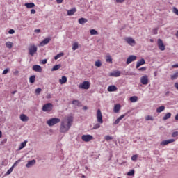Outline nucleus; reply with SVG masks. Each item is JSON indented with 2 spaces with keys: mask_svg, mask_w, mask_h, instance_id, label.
I'll list each match as a JSON object with an SVG mask.
<instances>
[{
  "mask_svg": "<svg viewBox=\"0 0 178 178\" xmlns=\"http://www.w3.org/2000/svg\"><path fill=\"white\" fill-rule=\"evenodd\" d=\"M73 123V117H67L66 120L61 121L60 127V133H67L70 130Z\"/></svg>",
  "mask_w": 178,
  "mask_h": 178,
  "instance_id": "f257e3e1",
  "label": "nucleus"
},
{
  "mask_svg": "<svg viewBox=\"0 0 178 178\" xmlns=\"http://www.w3.org/2000/svg\"><path fill=\"white\" fill-rule=\"evenodd\" d=\"M48 126H55V124H58V123H60V120L58 118H53L47 120V122Z\"/></svg>",
  "mask_w": 178,
  "mask_h": 178,
  "instance_id": "f03ea898",
  "label": "nucleus"
},
{
  "mask_svg": "<svg viewBox=\"0 0 178 178\" xmlns=\"http://www.w3.org/2000/svg\"><path fill=\"white\" fill-rule=\"evenodd\" d=\"M52 108H54L52 103H47L42 106V111L43 112H51Z\"/></svg>",
  "mask_w": 178,
  "mask_h": 178,
  "instance_id": "7ed1b4c3",
  "label": "nucleus"
},
{
  "mask_svg": "<svg viewBox=\"0 0 178 178\" xmlns=\"http://www.w3.org/2000/svg\"><path fill=\"white\" fill-rule=\"evenodd\" d=\"M90 83L88 81H85L82 83H80L79 86V88H82V90H88L90 88Z\"/></svg>",
  "mask_w": 178,
  "mask_h": 178,
  "instance_id": "20e7f679",
  "label": "nucleus"
},
{
  "mask_svg": "<svg viewBox=\"0 0 178 178\" xmlns=\"http://www.w3.org/2000/svg\"><path fill=\"white\" fill-rule=\"evenodd\" d=\"M97 119L98 123L102 124L104 123V120H102V113L101 112L100 109H98L97 111Z\"/></svg>",
  "mask_w": 178,
  "mask_h": 178,
  "instance_id": "39448f33",
  "label": "nucleus"
},
{
  "mask_svg": "<svg viewBox=\"0 0 178 178\" xmlns=\"http://www.w3.org/2000/svg\"><path fill=\"white\" fill-rule=\"evenodd\" d=\"M81 140L85 141V143H88L89 141H91V140H94V136L91 135H83Z\"/></svg>",
  "mask_w": 178,
  "mask_h": 178,
  "instance_id": "423d86ee",
  "label": "nucleus"
},
{
  "mask_svg": "<svg viewBox=\"0 0 178 178\" xmlns=\"http://www.w3.org/2000/svg\"><path fill=\"white\" fill-rule=\"evenodd\" d=\"M136 59H137V56L131 55L127 58L126 63L127 65H130L131 62H134V60H136Z\"/></svg>",
  "mask_w": 178,
  "mask_h": 178,
  "instance_id": "0eeeda50",
  "label": "nucleus"
},
{
  "mask_svg": "<svg viewBox=\"0 0 178 178\" xmlns=\"http://www.w3.org/2000/svg\"><path fill=\"white\" fill-rule=\"evenodd\" d=\"M29 55H31V56H33L34 55V54H35V52H37L36 46L35 45L31 46L29 48Z\"/></svg>",
  "mask_w": 178,
  "mask_h": 178,
  "instance_id": "6e6552de",
  "label": "nucleus"
},
{
  "mask_svg": "<svg viewBox=\"0 0 178 178\" xmlns=\"http://www.w3.org/2000/svg\"><path fill=\"white\" fill-rule=\"evenodd\" d=\"M140 83L143 86H147L148 84V76L145 75L140 78Z\"/></svg>",
  "mask_w": 178,
  "mask_h": 178,
  "instance_id": "1a4fd4ad",
  "label": "nucleus"
},
{
  "mask_svg": "<svg viewBox=\"0 0 178 178\" xmlns=\"http://www.w3.org/2000/svg\"><path fill=\"white\" fill-rule=\"evenodd\" d=\"M143 65H145V60L144 58H141L137 61L136 66V69H138V67H140V66H143Z\"/></svg>",
  "mask_w": 178,
  "mask_h": 178,
  "instance_id": "9d476101",
  "label": "nucleus"
},
{
  "mask_svg": "<svg viewBox=\"0 0 178 178\" xmlns=\"http://www.w3.org/2000/svg\"><path fill=\"white\" fill-rule=\"evenodd\" d=\"M35 159L29 161L28 163L26 164V168H32L36 163Z\"/></svg>",
  "mask_w": 178,
  "mask_h": 178,
  "instance_id": "9b49d317",
  "label": "nucleus"
},
{
  "mask_svg": "<svg viewBox=\"0 0 178 178\" xmlns=\"http://www.w3.org/2000/svg\"><path fill=\"white\" fill-rule=\"evenodd\" d=\"M32 69L34 72H38V73H41V72H42V68L38 65H33Z\"/></svg>",
  "mask_w": 178,
  "mask_h": 178,
  "instance_id": "f8f14e48",
  "label": "nucleus"
},
{
  "mask_svg": "<svg viewBox=\"0 0 178 178\" xmlns=\"http://www.w3.org/2000/svg\"><path fill=\"white\" fill-rule=\"evenodd\" d=\"M107 90L109 92H113L115 91H118V87L115 85H111L108 87Z\"/></svg>",
  "mask_w": 178,
  "mask_h": 178,
  "instance_id": "ddd939ff",
  "label": "nucleus"
},
{
  "mask_svg": "<svg viewBox=\"0 0 178 178\" xmlns=\"http://www.w3.org/2000/svg\"><path fill=\"white\" fill-rule=\"evenodd\" d=\"M127 115V113L120 115L118 118L116 119V120L114 122L113 124H119V123L120 122L122 119H123V118H125V116Z\"/></svg>",
  "mask_w": 178,
  "mask_h": 178,
  "instance_id": "4468645a",
  "label": "nucleus"
},
{
  "mask_svg": "<svg viewBox=\"0 0 178 178\" xmlns=\"http://www.w3.org/2000/svg\"><path fill=\"white\" fill-rule=\"evenodd\" d=\"M125 41L129 44V45H131V44H136V40L133 39L132 38H126Z\"/></svg>",
  "mask_w": 178,
  "mask_h": 178,
  "instance_id": "2eb2a0df",
  "label": "nucleus"
},
{
  "mask_svg": "<svg viewBox=\"0 0 178 178\" xmlns=\"http://www.w3.org/2000/svg\"><path fill=\"white\" fill-rule=\"evenodd\" d=\"M109 76L111 77H120V71H115V72H111Z\"/></svg>",
  "mask_w": 178,
  "mask_h": 178,
  "instance_id": "dca6fc26",
  "label": "nucleus"
},
{
  "mask_svg": "<svg viewBox=\"0 0 178 178\" xmlns=\"http://www.w3.org/2000/svg\"><path fill=\"white\" fill-rule=\"evenodd\" d=\"M51 38H46L40 43V45H47V44L49 43V41H51Z\"/></svg>",
  "mask_w": 178,
  "mask_h": 178,
  "instance_id": "f3484780",
  "label": "nucleus"
},
{
  "mask_svg": "<svg viewBox=\"0 0 178 178\" xmlns=\"http://www.w3.org/2000/svg\"><path fill=\"white\" fill-rule=\"evenodd\" d=\"M76 11H77V10L76 9V8H73L67 10V15L73 16V15H74V13H76Z\"/></svg>",
  "mask_w": 178,
  "mask_h": 178,
  "instance_id": "a211bd4d",
  "label": "nucleus"
},
{
  "mask_svg": "<svg viewBox=\"0 0 178 178\" xmlns=\"http://www.w3.org/2000/svg\"><path fill=\"white\" fill-rule=\"evenodd\" d=\"M87 22H88V19L84 17H81L78 19V23H79V24H86Z\"/></svg>",
  "mask_w": 178,
  "mask_h": 178,
  "instance_id": "6ab92c4d",
  "label": "nucleus"
},
{
  "mask_svg": "<svg viewBox=\"0 0 178 178\" xmlns=\"http://www.w3.org/2000/svg\"><path fill=\"white\" fill-rule=\"evenodd\" d=\"M60 84H66L67 83V77L63 76L60 79H59Z\"/></svg>",
  "mask_w": 178,
  "mask_h": 178,
  "instance_id": "aec40b11",
  "label": "nucleus"
},
{
  "mask_svg": "<svg viewBox=\"0 0 178 178\" xmlns=\"http://www.w3.org/2000/svg\"><path fill=\"white\" fill-rule=\"evenodd\" d=\"M20 120L22 122H28L29 121V117L26 115L25 114H22L20 115Z\"/></svg>",
  "mask_w": 178,
  "mask_h": 178,
  "instance_id": "412c9836",
  "label": "nucleus"
},
{
  "mask_svg": "<svg viewBox=\"0 0 178 178\" xmlns=\"http://www.w3.org/2000/svg\"><path fill=\"white\" fill-rule=\"evenodd\" d=\"M60 67H62V65H60V64L56 65L52 67L51 72H55L56 70H59V69H60Z\"/></svg>",
  "mask_w": 178,
  "mask_h": 178,
  "instance_id": "4be33fe9",
  "label": "nucleus"
},
{
  "mask_svg": "<svg viewBox=\"0 0 178 178\" xmlns=\"http://www.w3.org/2000/svg\"><path fill=\"white\" fill-rule=\"evenodd\" d=\"M24 6L28 8V9H31V8H34L35 6V4L34 3H26Z\"/></svg>",
  "mask_w": 178,
  "mask_h": 178,
  "instance_id": "5701e85b",
  "label": "nucleus"
},
{
  "mask_svg": "<svg viewBox=\"0 0 178 178\" xmlns=\"http://www.w3.org/2000/svg\"><path fill=\"white\" fill-rule=\"evenodd\" d=\"M120 111V104H115L114 106V112L118 113Z\"/></svg>",
  "mask_w": 178,
  "mask_h": 178,
  "instance_id": "b1692460",
  "label": "nucleus"
},
{
  "mask_svg": "<svg viewBox=\"0 0 178 178\" xmlns=\"http://www.w3.org/2000/svg\"><path fill=\"white\" fill-rule=\"evenodd\" d=\"M72 105H75V106H81V102L79 100H73L72 101Z\"/></svg>",
  "mask_w": 178,
  "mask_h": 178,
  "instance_id": "393cba45",
  "label": "nucleus"
},
{
  "mask_svg": "<svg viewBox=\"0 0 178 178\" xmlns=\"http://www.w3.org/2000/svg\"><path fill=\"white\" fill-rule=\"evenodd\" d=\"M26 145H27V140H25L20 144V146L19 147V151L23 149Z\"/></svg>",
  "mask_w": 178,
  "mask_h": 178,
  "instance_id": "a878e982",
  "label": "nucleus"
},
{
  "mask_svg": "<svg viewBox=\"0 0 178 178\" xmlns=\"http://www.w3.org/2000/svg\"><path fill=\"white\" fill-rule=\"evenodd\" d=\"M64 55H65V53L60 52L59 54H58L57 55H56L54 56L55 60H58V59H59V58H62V56H63Z\"/></svg>",
  "mask_w": 178,
  "mask_h": 178,
  "instance_id": "bb28decb",
  "label": "nucleus"
},
{
  "mask_svg": "<svg viewBox=\"0 0 178 178\" xmlns=\"http://www.w3.org/2000/svg\"><path fill=\"white\" fill-rule=\"evenodd\" d=\"M157 113H161V112H163L165 111V106H161L156 108Z\"/></svg>",
  "mask_w": 178,
  "mask_h": 178,
  "instance_id": "cd10ccee",
  "label": "nucleus"
},
{
  "mask_svg": "<svg viewBox=\"0 0 178 178\" xmlns=\"http://www.w3.org/2000/svg\"><path fill=\"white\" fill-rule=\"evenodd\" d=\"M170 116H172V113H167L163 118V120H168V119H170Z\"/></svg>",
  "mask_w": 178,
  "mask_h": 178,
  "instance_id": "c85d7f7f",
  "label": "nucleus"
},
{
  "mask_svg": "<svg viewBox=\"0 0 178 178\" xmlns=\"http://www.w3.org/2000/svg\"><path fill=\"white\" fill-rule=\"evenodd\" d=\"M29 82H30L31 84H33V83L35 82V75H32L31 76H30V78H29Z\"/></svg>",
  "mask_w": 178,
  "mask_h": 178,
  "instance_id": "c756f323",
  "label": "nucleus"
},
{
  "mask_svg": "<svg viewBox=\"0 0 178 178\" xmlns=\"http://www.w3.org/2000/svg\"><path fill=\"white\" fill-rule=\"evenodd\" d=\"M90 33L91 35H98V31H97L95 29H90Z\"/></svg>",
  "mask_w": 178,
  "mask_h": 178,
  "instance_id": "7c9ffc66",
  "label": "nucleus"
},
{
  "mask_svg": "<svg viewBox=\"0 0 178 178\" xmlns=\"http://www.w3.org/2000/svg\"><path fill=\"white\" fill-rule=\"evenodd\" d=\"M138 97L137 96H132L130 97L131 102H137Z\"/></svg>",
  "mask_w": 178,
  "mask_h": 178,
  "instance_id": "2f4dec72",
  "label": "nucleus"
},
{
  "mask_svg": "<svg viewBox=\"0 0 178 178\" xmlns=\"http://www.w3.org/2000/svg\"><path fill=\"white\" fill-rule=\"evenodd\" d=\"M178 77V72L171 75V80H176Z\"/></svg>",
  "mask_w": 178,
  "mask_h": 178,
  "instance_id": "473e14b6",
  "label": "nucleus"
},
{
  "mask_svg": "<svg viewBox=\"0 0 178 178\" xmlns=\"http://www.w3.org/2000/svg\"><path fill=\"white\" fill-rule=\"evenodd\" d=\"M95 66H96L97 67H101V66H102V63H101V60H98L95 62Z\"/></svg>",
  "mask_w": 178,
  "mask_h": 178,
  "instance_id": "72a5a7b5",
  "label": "nucleus"
},
{
  "mask_svg": "<svg viewBox=\"0 0 178 178\" xmlns=\"http://www.w3.org/2000/svg\"><path fill=\"white\" fill-rule=\"evenodd\" d=\"M134 173H136V171L131 170L127 172V176H134Z\"/></svg>",
  "mask_w": 178,
  "mask_h": 178,
  "instance_id": "f704fd0d",
  "label": "nucleus"
},
{
  "mask_svg": "<svg viewBox=\"0 0 178 178\" xmlns=\"http://www.w3.org/2000/svg\"><path fill=\"white\" fill-rule=\"evenodd\" d=\"M13 167H11L5 174V176H8L9 175H10V173H12V172H13Z\"/></svg>",
  "mask_w": 178,
  "mask_h": 178,
  "instance_id": "c9c22d12",
  "label": "nucleus"
},
{
  "mask_svg": "<svg viewBox=\"0 0 178 178\" xmlns=\"http://www.w3.org/2000/svg\"><path fill=\"white\" fill-rule=\"evenodd\" d=\"M104 138H105L106 141H109L111 140H113V138L112 136H110L109 135L105 136Z\"/></svg>",
  "mask_w": 178,
  "mask_h": 178,
  "instance_id": "e433bc0d",
  "label": "nucleus"
},
{
  "mask_svg": "<svg viewBox=\"0 0 178 178\" xmlns=\"http://www.w3.org/2000/svg\"><path fill=\"white\" fill-rule=\"evenodd\" d=\"M106 62H108V63H112V57H111V56H108L106 58Z\"/></svg>",
  "mask_w": 178,
  "mask_h": 178,
  "instance_id": "4c0bfd02",
  "label": "nucleus"
},
{
  "mask_svg": "<svg viewBox=\"0 0 178 178\" xmlns=\"http://www.w3.org/2000/svg\"><path fill=\"white\" fill-rule=\"evenodd\" d=\"M41 91H42V89H41V88H38L37 89H35V94L37 95H40V94L41 93Z\"/></svg>",
  "mask_w": 178,
  "mask_h": 178,
  "instance_id": "58836bf2",
  "label": "nucleus"
},
{
  "mask_svg": "<svg viewBox=\"0 0 178 178\" xmlns=\"http://www.w3.org/2000/svg\"><path fill=\"white\" fill-rule=\"evenodd\" d=\"M99 127H101V124L97 123L93 126V130H97V129H99Z\"/></svg>",
  "mask_w": 178,
  "mask_h": 178,
  "instance_id": "ea45409f",
  "label": "nucleus"
},
{
  "mask_svg": "<svg viewBox=\"0 0 178 178\" xmlns=\"http://www.w3.org/2000/svg\"><path fill=\"white\" fill-rule=\"evenodd\" d=\"M168 140H165L161 142L160 145L165 146L168 145Z\"/></svg>",
  "mask_w": 178,
  "mask_h": 178,
  "instance_id": "a19ab883",
  "label": "nucleus"
},
{
  "mask_svg": "<svg viewBox=\"0 0 178 178\" xmlns=\"http://www.w3.org/2000/svg\"><path fill=\"white\" fill-rule=\"evenodd\" d=\"M20 162H22V159H18L17 161H15L14 163V164L12 167H13V168L15 169V166H16L17 165H19V163H20Z\"/></svg>",
  "mask_w": 178,
  "mask_h": 178,
  "instance_id": "79ce46f5",
  "label": "nucleus"
},
{
  "mask_svg": "<svg viewBox=\"0 0 178 178\" xmlns=\"http://www.w3.org/2000/svg\"><path fill=\"white\" fill-rule=\"evenodd\" d=\"M138 158V155L134 154L131 156V161H137V159Z\"/></svg>",
  "mask_w": 178,
  "mask_h": 178,
  "instance_id": "37998d69",
  "label": "nucleus"
},
{
  "mask_svg": "<svg viewBox=\"0 0 178 178\" xmlns=\"http://www.w3.org/2000/svg\"><path fill=\"white\" fill-rule=\"evenodd\" d=\"M157 45H163V41H162L161 39H158Z\"/></svg>",
  "mask_w": 178,
  "mask_h": 178,
  "instance_id": "c03bdc74",
  "label": "nucleus"
},
{
  "mask_svg": "<svg viewBox=\"0 0 178 178\" xmlns=\"http://www.w3.org/2000/svg\"><path fill=\"white\" fill-rule=\"evenodd\" d=\"M145 120H152V121H153V120H154V118H152V116L147 115V116L145 118Z\"/></svg>",
  "mask_w": 178,
  "mask_h": 178,
  "instance_id": "a18cd8bd",
  "label": "nucleus"
},
{
  "mask_svg": "<svg viewBox=\"0 0 178 178\" xmlns=\"http://www.w3.org/2000/svg\"><path fill=\"white\" fill-rule=\"evenodd\" d=\"M138 70H139V72H145V70H147V67H142L140 68H138Z\"/></svg>",
  "mask_w": 178,
  "mask_h": 178,
  "instance_id": "49530a36",
  "label": "nucleus"
},
{
  "mask_svg": "<svg viewBox=\"0 0 178 178\" xmlns=\"http://www.w3.org/2000/svg\"><path fill=\"white\" fill-rule=\"evenodd\" d=\"M158 47L160 51H165V45H159Z\"/></svg>",
  "mask_w": 178,
  "mask_h": 178,
  "instance_id": "de8ad7c7",
  "label": "nucleus"
},
{
  "mask_svg": "<svg viewBox=\"0 0 178 178\" xmlns=\"http://www.w3.org/2000/svg\"><path fill=\"white\" fill-rule=\"evenodd\" d=\"M9 73V68H6L3 71L2 74H8Z\"/></svg>",
  "mask_w": 178,
  "mask_h": 178,
  "instance_id": "09e8293b",
  "label": "nucleus"
},
{
  "mask_svg": "<svg viewBox=\"0 0 178 178\" xmlns=\"http://www.w3.org/2000/svg\"><path fill=\"white\" fill-rule=\"evenodd\" d=\"M173 12H174V13H175V15H177L178 16V9H177V8L174 7V8H173Z\"/></svg>",
  "mask_w": 178,
  "mask_h": 178,
  "instance_id": "8fccbe9b",
  "label": "nucleus"
},
{
  "mask_svg": "<svg viewBox=\"0 0 178 178\" xmlns=\"http://www.w3.org/2000/svg\"><path fill=\"white\" fill-rule=\"evenodd\" d=\"M152 33L153 34H158V28H154L153 30H152Z\"/></svg>",
  "mask_w": 178,
  "mask_h": 178,
  "instance_id": "3c124183",
  "label": "nucleus"
},
{
  "mask_svg": "<svg viewBox=\"0 0 178 178\" xmlns=\"http://www.w3.org/2000/svg\"><path fill=\"white\" fill-rule=\"evenodd\" d=\"M177 136H178V131H175L172 134V137L173 138L177 137Z\"/></svg>",
  "mask_w": 178,
  "mask_h": 178,
  "instance_id": "603ef678",
  "label": "nucleus"
},
{
  "mask_svg": "<svg viewBox=\"0 0 178 178\" xmlns=\"http://www.w3.org/2000/svg\"><path fill=\"white\" fill-rule=\"evenodd\" d=\"M175 141H176V140H175V139H168V140H167V142H168V144H170L172 143H175Z\"/></svg>",
  "mask_w": 178,
  "mask_h": 178,
  "instance_id": "864d4df0",
  "label": "nucleus"
},
{
  "mask_svg": "<svg viewBox=\"0 0 178 178\" xmlns=\"http://www.w3.org/2000/svg\"><path fill=\"white\" fill-rule=\"evenodd\" d=\"M46 98L47 99H51V98H52V95H51L50 93H48L46 96Z\"/></svg>",
  "mask_w": 178,
  "mask_h": 178,
  "instance_id": "5fc2aeb1",
  "label": "nucleus"
},
{
  "mask_svg": "<svg viewBox=\"0 0 178 178\" xmlns=\"http://www.w3.org/2000/svg\"><path fill=\"white\" fill-rule=\"evenodd\" d=\"M76 49H79V45H74L72 47V50L76 51Z\"/></svg>",
  "mask_w": 178,
  "mask_h": 178,
  "instance_id": "6e6d98bb",
  "label": "nucleus"
},
{
  "mask_svg": "<svg viewBox=\"0 0 178 178\" xmlns=\"http://www.w3.org/2000/svg\"><path fill=\"white\" fill-rule=\"evenodd\" d=\"M8 34H15V31L14 29H10L8 31Z\"/></svg>",
  "mask_w": 178,
  "mask_h": 178,
  "instance_id": "4d7b16f0",
  "label": "nucleus"
},
{
  "mask_svg": "<svg viewBox=\"0 0 178 178\" xmlns=\"http://www.w3.org/2000/svg\"><path fill=\"white\" fill-rule=\"evenodd\" d=\"M115 2L117 3H123V2H124V0H115Z\"/></svg>",
  "mask_w": 178,
  "mask_h": 178,
  "instance_id": "13d9d810",
  "label": "nucleus"
},
{
  "mask_svg": "<svg viewBox=\"0 0 178 178\" xmlns=\"http://www.w3.org/2000/svg\"><path fill=\"white\" fill-rule=\"evenodd\" d=\"M47 59H44V60H42V65H47Z\"/></svg>",
  "mask_w": 178,
  "mask_h": 178,
  "instance_id": "bf43d9fd",
  "label": "nucleus"
},
{
  "mask_svg": "<svg viewBox=\"0 0 178 178\" xmlns=\"http://www.w3.org/2000/svg\"><path fill=\"white\" fill-rule=\"evenodd\" d=\"M5 45H13V43L11 42H6Z\"/></svg>",
  "mask_w": 178,
  "mask_h": 178,
  "instance_id": "052dcab7",
  "label": "nucleus"
},
{
  "mask_svg": "<svg viewBox=\"0 0 178 178\" xmlns=\"http://www.w3.org/2000/svg\"><path fill=\"white\" fill-rule=\"evenodd\" d=\"M31 15H35V9H31Z\"/></svg>",
  "mask_w": 178,
  "mask_h": 178,
  "instance_id": "680f3d73",
  "label": "nucleus"
},
{
  "mask_svg": "<svg viewBox=\"0 0 178 178\" xmlns=\"http://www.w3.org/2000/svg\"><path fill=\"white\" fill-rule=\"evenodd\" d=\"M174 87H175V88H176L177 90H178V82H176V83H175Z\"/></svg>",
  "mask_w": 178,
  "mask_h": 178,
  "instance_id": "e2e57ef3",
  "label": "nucleus"
},
{
  "mask_svg": "<svg viewBox=\"0 0 178 178\" xmlns=\"http://www.w3.org/2000/svg\"><path fill=\"white\" fill-rule=\"evenodd\" d=\"M34 33H41V29H35Z\"/></svg>",
  "mask_w": 178,
  "mask_h": 178,
  "instance_id": "0e129e2a",
  "label": "nucleus"
},
{
  "mask_svg": "<svg viewBox=\"0 0 178 178\" xmlns=\"http://www.w3.org/2000/svg\"><path fill=\"white\" fill-rule=\"evenodd\" d=\"M57 3H62L63 2V0H56Z\"/></svg>",
  "mask_w": 178,
  "mask_h": 178,
  "instance_id": "69168bd1",
  "label": "nucleus"
},
{
  "mask_svg": "<svg viewBox=\"0 0 178 178\" xmlns=\"http://www.w3.org/2000/svg\"><path fill=\"white\" fill-rule=\"evenodd\" d=\"M172 67L174 68H177L178 67V64H175L172 65Z\"/></svg>",
  "mask_w": 178,
  "mask_h": 178,
  "instance_id": "338daca9",
  "label": "nucleus"
},
{
  "mask_svg": "<svg viewBox=\"0 0 178 178\" xmlns=\"http://www.w3.org/2000/svg\"><path fill=\"white\" fill-rule=\"evenodd\" d=\"M175 120H178V113L175 117Z\"/></svg>",
  "mask_w": 178,
  "mask_h": 178,
  "instance_id": "774afa93",
  "label": "nucleus"
}]
</instances>
